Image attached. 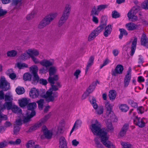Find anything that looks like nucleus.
Masks as SVG:
<instances>
[{
	"instance_id": "f257e3e1",
	"label": "nucleus",
	"mask_w": 148,
	"mask_h": 148,
	"mask_svg": "<svg viewBox=\"0 0 148 148\" xmlns=\"http://www.w3.org/2000/svg\"><path fill=\"white\" fill-rule=\"evenodd\" d=\"M89 127L94 135L100 136V138L102 136H104L107 133L105 129L101 128L100 123L96 119L92 120V123Z\"/></svg>"
},
{
	"instance_id": "f03ea898",
	"label": "nucleus",
	"mask_w": 148,
	"mask_h": 148,
	"mask_svg": "<svg viewBox=\"0 0 148 148\" xmlns=\"http://www.w3.org/2000/svg\"><path fill=\"white\" fill-rule=\"evenodd\" d=\"M71 6L69 4H67L63 12L62 15L58 22V25L62 26L66 21L69 16Z\"/></svg>"
},
{
	"instance_id": "7ed1b4c3",
	"label": "nucleus",
	"mask_w": 148,
	"mask_h": 148,
	"mask_svg": "<svg viewBox=\"0 0 148 148\" xmlns=\"http://www.w3.org/2000/svg\"><path fill=\"white\" fill-rule=\"evenodd\" d=\"M58 89L57 86L52 85L51 88L47 91L46 94L43 96V97L45 98L46 101L48 102L53 101L54 97H57L58 95L57 92H53L52 91L53 90H56Z\"/></svg>"
},
{
	"instance_id": "20e7f679",
	"label": "nucleus",
	"mask_w": 148,
	"mask_h": 148,
	"mask_svg": "<svg viewBox=\"0 0 148 148\" xmlns=\"http://www.w3.org/2000/svg\"><path fill=\"white\" fill-rule=\"evenodd\" d=\"M37 107V105L35 102H32L29 103L27 106L28 112L26 114L27 117L25 118L23 120L25 122H28L30 121V119L34 116L36 114L35 111L34 110Z\"/></svg>"
},
{
	"instance_id": "39448f33",
	"label": "nucleus",
	"mask_w": 148,
	"mask_h": 148,
	"mask_svg": "<svg viewBox=\"0 0 148 148\" xmlns=\"http://www.w3.org/2000/svg\"><path fill=\"white\" fill-rule=\"evenodd\" d=\"M113 105L110 104L109 102H107L105 104V107L106 109V117H108L109 119V117L110 120L113 121H116L117 120L115 115L114 114L112 111V107Z\"/></svg>"
},
{
	"instance_id": "423d86ee",
	"label": "nucleus",
	"mask_w": 148,
	"mask_h": 148,
	"mask_svg": "<svg viewBox=\"0 0 148 148\" xmlns=\"http://www.w3.org/2000/svg\"><path fill=\"white\" fill-rule=\"evenodd\" d=\"M90 102L95 110V112L98 115L102 114L104 112V108L103 106H98L96 103V99L95 98H93L90 101Z\"/></svg>"
},
{
	"instance_id": "0eeeda50",
	"label": "nucleus",
	"mask_w": 148,
	"mask_h": 148,
	"mask_svg": "<svg viewBox=\"0 0 148 148\" xmlns=\"http://www.w3.org/2000/svg\"><path fill=\"white\" fill-rule=\"evenodd\" d=\"M109 137L107 133L101 137V140L102 144L107 148H116L114 145L108 140Z\"/></svg>"
},
{
	"instance_id": "6e6552de",
	"label": "nucleus",
	"mask_w": 148,
	"mask_h": 148,
	"mask_svg": "<svg viewBox=\"0 0 148 148\" xmlns=\"http://www.w3.org/2000/svg\"><path fill=\"white\" fill-rule=\"evenodd\" d=\"M109 137L107 133L101 137V140L102 144L107 148H116L114 145L108 140Z\"/></svg>"
},
{
	"instance_id": "1a4fd4ad",
	"label": "nucleus",
	"mask_w": 148,
	"mask_h": 148,
	"mask_svg": "<svg viewBox=\"0 0 148 148\" xmlns=\"http://www.w3.org/2000/svg\"><path fill=\"white\" fill-rule=\"evenodd\" d=\"M56 71V69L55 67H51L49 70V77L48 79V81L50 83L53 84L54 81L58 80V78L57 75H54Z\"/></svg>"
},
{
	"instance_id": "9d476101",
	"label": "nucleus",
	"mask_w": 148,
	"mask_h": 148,
	"mask_svg": "<svg viewBox=\"0 0 148 148\" xmlns=\"http://www.w3.org/2000/svg\"><path fill=\"white\" fill-rule=\"evenodd\" d=\"M49 117L50 116L49 115H46L44 117L40 120L37 123L31 127L30 129L32 130H36L45 123L49 118Z\"/></svg>"
},
{
	"instance_id": "9b49d317",
	"label": "nucleus",
	"mask_w": 148,
	"mask_h": 148,
	"mask_svg": "<svg viewBox=\"0 0 148 148\" xmlns=\"http://www.w3.org/2000/svg\"><path fill=\"white\" fill-rule=\"evenodd\" d=\"M146 122V119L144 118L140 119L138 116H136V120H134V123L136 125L140 127L145 126Z\"/></svg>"
},
{
	"instance_id": "f8f14e48",
	"label": "nucleus",
	"mask_w": 148,
	"mask_h": 148,
	"mask_svg": "<svg viewBox=\"0 0 148 148\" xmlns=\"http://www.w3.org/2000/svg\"><path fill=\"white\" fill-rule=\"evenodd\" d=\"M0 82V88H1L4 90H8L10 86L9 84L5 80L4 77L1 78Z\"/></svg>"
},
{
	"instance_id": "ddd939ff",
	"label": "nucleus",
	"mask_w": 148,
	"mask_h": 148,
	"mask_svg": "<svg viewBox=\"0 0 148 148\" xmlns=\"http://www.w3.org/2000/svg\"><path fill=\"white\" fill-rule=\"evenodd\" d=\"M24 54L28 56H38L40 55L39 51L34 48H29L26 50Z\"/></svg>"
},
{
	"instance_id": "4468645a",
	"label": "nucleus",
	"mask_w": 148,
	"mask_h": 148,
	"mask_svg": "<svg viewBox=\"0 0 148 148\" xmlns=\"http://www.w3.org/2000/svg\"><path fill=\"white\" fill-rule=\"evenodd\" d=\"M123 70V66L121 65L118 64L114 70L112 71V75L116 76L117 74L122 73Z\"/></svg>"
},
{
	"instance_id": "2eb2a0df",
	"label": "nucleus",
	"mask_w": 148,
	"mask_h": 148,
	"mask_svg": "<svg viewBox=\"0 0 148 148\" xmlns=\"http://www.w3.org/2000/svg\"><path fill=\"white\" fill-rule=\"evenodd\" d=\"M57 15V14L56 13H51L47 15L44 18L49 24L56 18Z\"/></svg>"
},
{
	"instance_id": "dca6fc26",
	"label": "nucleus",
	"mask_w": 148,
	"mask_h": 148,
	"mask_svg": "<svg viewBox=\"0 0 148 148\" xmlns=\"http://www.w3.org/2000/svg\"><path fill=\"white\" fill-rule=\"evenodd\" d=\"M42 130L46 138L47 139H50L51 138L53 134L51 131L48 130L45 126L42 127Z\"/></svg>"
},
{
	"instance_id": "f3484780",
	"label": "nucleus",
	"mask_w": 148,
	"mask_h": 148,
	"mask_svg": "<svg viewBox=\"0 0 148 148\" xmlns=\"http://www.w3.org/2000/svg\"><path fill=\"white\" fill-rule=\"evenodd\" d=\"M96 84V82L93 83V84L90 85L87 89L86 92L82 96V97L84 99L89 94L92 92L94 90L95 88V86Z\"/></svg>"
},
{
	"instance_id": "a211bd4d",
	"label": "nucleus",
	"mask_w": 148,
	"mask_h": 148,
	"mask_svg": "<svg viewBox=\"0 0 148 148\" xmlns=\"http://www.w3.org/2000/svg\"><path fill=\"white\" fill-rule=\"evenodd\" d=\"M128 128V125L127 124H124L119 134L118 137L119 138H121L124 136L126 134Z\"/></svg>"
},
{
	"instance_id": "6ab92c4d",
	"label": "nucleus",
	"mask_w": 148,
	"mask_h": 148,
	"mask_svg": "<svg viewBox=\"0 0 148 148\" xmlns=\"http://www.w3.org/2000/svg\"><path fill=\"white\" fill-rule=\"evenodd\" d=\"M39 94V91L35 88H32L29 92L30 97L33 98H35L38 97Z\"/></svg>"
},
{
	"instance_id": "aec40b11",
	"label": "nucleus",
	"mask_w": 148,
	"mask_h": 148,
	"mask_svg": "<svg viewBox=\"0 0 148 148\" xmlns=\"http://www.w3.org/2000/svg\"><path fill=\"white\" fill-rule=\"evenodd\" d=\"M112 26L111 24H109L105 28V31L103 35L106 37L108 36L111 33L112 31Z\"/></svg>"
},
{
	"instance_id": "412c9836",
	"label": "nucleus",
	"mask_w": 148,
	"mask_h": 148,
	"mask_svg": "<svg viewBox=\"0 0 148 148\" xmlns=\"http://www.w3.org/2000/svg\"><path fill=\"white\" fill-rule=\"evenodd\" d=\"M12 102H5L4 104L1 106V110L7 109L9 110L12 109Z\"/></svg>"
},
{
	"instance_id": "4be33fe9",
	"label": "nucleus",
	"mask_w": 148,
	"mask_h": 148,
	"mask_svg": "<svg viewBox=\"0 0 148 148\" xmlns=\"http://www.w3.org/2000/svg\"><path fill=\"white\" fill-rule=\"evenodd\" d=\"M141 45L148 48V39L145 34H143L141 39Z\"/></svg>"
},
{
	"instance_id": "5701e85b",
	"label": "nucleus",
	"mask_w": 148,
	"mask_h": 148,
	"mask_svg": "<svg viewBox=\"0 0 148 148\" xmlns=\"http://www.w3.org/2000/svg\"><path fill=\"white\" fill-rule=\"evenodd\" d=\"M132 11L130 10L129 11L127 14V17L132 21H136L138 19L137 17L135 15L136 14L133 13Z\"/></svg>"
},
{
	"instance_id": "b1692460",
	"label": "nucleus",
	"mask_w": 148,
	"mask_h": 148,
	"mask_svg": "<svg viewBox=\"0 0 148 148\" xmlns=\"http://www.w3.org/2000/svg\"><path fill=\"white\" fill-rule=\"evenodd\" d=\"M82 124V122L81 120H76L75 122L72 130L71 131L70 134H71L75 129H77L79 127H80Z\"/></svg>"
},
{
	"instance_id": "393cba45",
	"label": "nucleus",
	"mask_w": 148,
	"mask_h": 148,
	"mask_svg": "<svg viewBox=\"0 0 148 148\" xmlns=\"http://www.w3.org/2000/svg\"><path fill=\"white\" fill-rule=\"evenodd\" d=\"M125 27L128 30H132L138 28V26L133 23H129L125 25Z\"/></svg>"
},
{
	"instance_id": "a878e982",
	"label": "nucleus",
	"mask_w": 148,
	"mask_h": 148,
	"mask_svg": "<svg viewBox=\"0 0 148 148\" xmlns=\"http://www.w3.org/2000/svg\"><path fill=\"white\" fill-rule=\"evenodd\" d=\"M60 148H67L66 142L63 136L60 139Z\"/></svg>"
},
{
	"instance_id": "bb28decb",
	"label": "nucleus",
	"mask_w": 148,
	"mask_h": 148,
	"mask_svg": "<svg viewBox=\"0 0 148 148\" xmlns=\"http://www.w3.org/2000/svg\"><path fill=\"white\" fill-rule=\"evenodd\" d=\"M53 62V61L43 60L40 62V63L43 66L46 67L52 65Z\"/></svg>"
},
{
	"instance_id": "cd10ccee",
	"label": "nucleus",
	"mask_w": 148,
	"mask_h": 148,
	"mask_svg": "<svg viewBox=\"0 0 148 148\" xmlns=\"http://www.w3.org/2000/svg\"><path fill=\"white\" fill-rule=\"evenodd\" d=\"M49 24V23L44 18L39 23L38 27L39 29H42Z\"/></svg>"
},
{
	"instance_id": "c85d7f7f",
	"label": "nucleus",
	"mask_w": 148,
	"mask_h": 148,
	"mask_svg": "<svg viewBox=\"0 0 148 148\" xmlns=\"http://www.w3.org/2000/svg\"><path fill=\"white\" fill-rule=\"evenodd\" d=\"M137 42V38H136L135 37L134 38V40L132 42V47L131 49V54L132 55H134L136 49V45Z\"/></svg>"
},
{
	"instance_id": "c756f323",
	"label": "nucleus",
	"mask_w": 148,
	"mask_h": 148,
	"mask_svg": "<svg viewBox=\"0 0 148 148\" xmlns=\"http://www.w3.org/2000/svg\"><path fill=\"white\" fill-rule=\"evenodd\" d=\"M94 60V58L93 56L89 58L85 69V73H86L88 71L92 65Z\"/></svg>"
},
{
	"instance_id": "7c9ffc66",
	"label": "nucleus",
	"mask_w": 148,
	"mask_h": 148,
	"mask_svg": "<svg viewBox=\"0 0 148 148\" xmlns=\"http://www.w3.org/2000/svg\"><path fill=\"white\" fill-rule=\"evenodd\" d=\"M19 103L21 107L26 106L28 103V101L26 98H23L18 100Z\"/></svg>"
},
{
	"instance_id": "2f4dec72",
	"label": "nucleus",
	"mask_w": 148,
	"mask_h": 148,
	"mask_svg": "<svg viewBox=\"0 0 148 148\" xmlns=\"http://www.w3.org/2000/svg\"><path fill=\"white\" fill-rule=\"evenodd\" d=\"M106 119H107V121L106 122V126L107 127V128L110 130H113L114 129V127L112 125V123L111 122V121L114 122L113 121H111L110 120V118L109 117V119L108 118V117H106Z\"/></svg>"
},
{
	"instance_id": "473e14b6",
	"label": "nucleus",
	"mask_w": 148,
	"mask_h": 148,
	"mask_svg": "<svg viewBox=\"0 0 148 148\" xmlns=\"http://www.w3.org/2000/svg\"><path fill=\"white\" fill-rule=\"evenodd\" d=\"M116 96V92L114 90H111L109 91V97L111 100H114Z\"/></svg>"
},
{
	"instance_id": "72a5a7b5",
	"label": "nucleus",
	"mask_w": 148,
	"mask_h": 148,
	"mask_svg": "<svg viewBox=\"0 0 148 148\" xmlns=\"http://www.w3.org/2000/svg\"><path fill=\"white\" fill-rule=\"evenodd\" d=\"M29 69V71L33 75L38 73V69L37 66L34 65L31 66Z\"/></svg>"
},
{
	"instance_id": "f704fd0d",
	"label": "nucleus",
	"mask_w": 148,
	"mask_h": 148,
	"mask_svg": "<svg viewBox=\"0 0 148 148\" xmlns=\"http://www.w3.org/2000/svg\"><path fill=\"white\" fill-rule=\"evenodd\" d=\"M97 35L95 31H93L88 36V41H90L93 40Z\"/></svg>"
},
{
	"instance_id": "c9c22d12",
	"label": "nucleus",
	"mask_w": 148,
	"mask_h": 148,
	"mask_svg": "<svg viewBox=\"0 0 148 148\" xmlns=\"http://www.w3.org/2000/svg\"><path fill=\"white\" fill-rule=\"evenodd\" d=\"M119 108L121 111L124 112H127L129 109L128 106L127 105L125 104H121L120 105Z\"/></svg>"
},
{
	"instance_id": "e433bc0d",
	"label": "nucleus",
	"mask_w": 148,
	"mask_h": 148,
	"mask_svg": "<svg viewBox=\"0 0 148 148\" xmlns=\"http://www.w3.org/2000/svg\"><path fill=\"white\" fill-rule=\"evenodd\" d=\"M11 109L12 111L15 113H17L19 114H21L22 111L17 106H12Z\"/></svg>"
},
{
	"instance_id": "4c0bfd02",
	"label": "nucleus",
	"mask_w": 148,
	"mask_h": 148,
	"mask_svg": "<svg viewBox=\"0 0 148 148\" xmlns=\"http://www.w3.org/2000/svg\"><path fill=\"white\" fill-rule=\"evenodd\" d=\"M23 77V79L25 81H30L31 79L32 75L29 73L27 72L24 73Z\"/></svg>"
},
{
	"instance_id": "58836bf2",
	"label": "nucleus",
	"mask_w": 148,
	"mask_h": 148,
	"mask_svg": "<svg viewBox=\"0 0 148 148\" xmlns=\"http://www.w3.org/2000/svg\"><path fill=\"white\" fill-rule=\"evenodd\" d=\"M15 91L18 95H21L24 93L25 92L24 88L20 86L18 87L16 89Z\"/></svg>"
},
{
	"instance_id": "ea45409f",
	"label": "nucleus",
	"mask_w": 148,
	"mask_h": 148,
	"mask_svg": "<svg viewBox=\"0 0 148 148\" xmlns=\"http://www.w3.org/2000/svg\"><path fill=\"white\" fill-rule=\"evenodd\" d=\"M131 69L130 68H129L127 71V73L125 76L124 79H126V80L130 82L131 78Z\"/></svg>"
},
{
	"instance_id": "a19ab883",
	"label": "nucleus",
	"mask_w": 148,
	"mask_h": 148,
	"mask_svg": "<svg viewBox=\"0 0 148 148\" xmlns=\"http://www.w3.org/2000/svg\"><path fill=\"white\" fill-rule=\"evenodd\" d=\"M133 110V109L130 110L129 112V114L130 117L133 119L134 121V120H136V116H138L136 115V112H134Z\"/></svg>"
},
{
	"instance_id": "79ce46f5",
	"label": "nucleus",
	"mask_w": 148,
	"mask_h": 148,
	"mask_svg": "<svg viewBox=\"0 0 148 148\" xmlns=\"http://www.w3.org/2000/svg\"><path fill=\"white\" fill-rule=\"evenodd\" d=\"M12 97L13 96L12 94L10 93L6 94L5 95V100L6 102H7L8 101L12 102V100H13Z\"/></svg>"
},
{
	"instance_id": "37998d69",
	"label": "nucleus",
	"mask_w": 148,
	"mask_h": 148,
	"mask_svg": "<svg viewBox=\"0 0 148 148\" xmlns=\"http://www.w3.org/2000/svg\"><path fill=\"white\" fill-rule=\"evenodd\" d=\"M104 27V25H101L94 31L98 35L103 30Z\"/></svg>"
},
{
	"instance_id": "c03bdc74",
	"label": "nucleus",
	"mask_w": 148,
	"mask_h": 148,
	"mask_svg": "<svg viewBox=\"0 0 148 148\" xmlns=\"http://www.w3.org/2000/svg\"><path fill=\"white\" fill-rule=\"evenodd\" d=\"M35 144V142L34 141L30 140L26 143L25 146L27 148H31Z\"/></svg>"
},
{
	"instance_id": "a18cd8bd",
	"label": "nucleus",
	"mask_w": 148,
	"mask_h": 148,
	"mask_svg": "<svg viewBox=\"0 0 148 148\" xmlns=\"http://www.w3.org/2000/svg\"><path fill=\"white\" fill-rule=\"evenodd\" d=\"M94 141L96 144V147L97 148H105L101 144L100 142L98 141L97 138H95Z\"/></svg>"
},
{
	"instance_id": "49530a36",
	"label": "nucleus",
	"mask_w": 148,
	"mask_h": 148,
	"mask_svg": "<svg viewBox=\"0 0 148 148\" xmlns=\"http://www.w3.org/2000/svg\"><path fill=\"white\" fill-rule=\"evenodd\" d=\"M27 117V116H23V118H20V119L16 120L15 122V125H20L22 124V121H23L24 123H26L27 122H25L23 120L25 119V118Z\"/></svg>"
},
{
	"instance_id": "de8ad7c7",
	"label": "nucleus",
	"mask_w": 148,
	"mask_h": 148,
	"mask_svg": "<svg viewBox=\"0 0 148 148\" xmlns=\"http://www.w3.org/2000/svg\"><path fill=\"white\" fill-rule=\"evenodd\" d=\"M121 144L123 148H133L131 144L126 142H122Z\"/></svg>"
},
{
	"instance_id": "09e8293b",
	"label": "nucleus",
	"mask_w": 148,
	"mask_h": 148,
	"mask_svg": "<svg viewBox=\"0 0 148 148\" xmlns=\"http://www.w3.org/2000/svg\"><path fill=\"white\" fill-rule=\"evenodd\" d=\"M16 66L19 69H23L28 67L27 64L25 63H18L16 64Z\"/></svg>"
},
{
	"instance_id": "8fccbe9b",
	"label": "nucleus",
	"mask_w": 148,
	"mask_h": 148,
	"mask_svg": "<svg viewBox=\"0 0 148 148\" xmlns=\"http://www.w3.org/2000/svg\"><path fill=\"white\" fill-rule=\"evenodd\" d=\"M21 140L19 138H18L15 141L12 140L9 141V143L12 145H18L21 143Z\"/></svg>"
},
{
	"instance_id": "3c124183",
	"label": "nucleus",
	"mask_w": 148,
	"mask_h": 148,
	"mask_svg": "<svg viewBox=\"0 0 148 148\" xmlns=\"http://www.w3.org/2000/svg\"><path fill=\"white\" fill-rule=\"evenodd\" d=\"M25 57L24 59V60L28 58H29L30 57H31L32 59L33 60L35 64H38L40 63V62L35 57V56H23Z\"/></svg>"
},
{
	"instance_id": "603ef678",
	"label": "nucleus",
	"mask_w": 148,
	"mask_h": 148,
	"mask_svg": "<svg viewBox=\"0 0 148 148\" xmlns=\"http://www.w3.org/2000/svg\"><path fill=\"white\" fill-rule=\"evenodd\" d=\"M44 100L42 99H40L37 101L36 102L38 103V107L40 110H42L43 107V105Z\"/></svg>"
},
{
	"instance_id": "864d4df0",
	"label": "nucleus",
	"mask_w": 148,
	"mask_h": 148,
	"mask_svg": "<svg viewBox=\"0 0 148 148\" xmlns=\"http://www.w3.org/2000/svg\"><path fill=\"white\" fill-rule=\"evenodd\" d=\"M99 12L97 11V8L96 9L95 7L93 8L91 12V15L95 16V15H97L99 14Z\"/></svg>"
},
{
	"instance_id": "5fc2aeb1",
	"label": "nucleus",
	"mask_w": 148,
	"mask_h": 148,
	"mask_svg": "<svg viewBox=\"0 0 148 148\" xmlns=\"http://www.w3.org/2000/svg\"><path fill=\"white\" fill-rule=\"evenodd\" d=\"M17 54V51L15 50L9 51L7 52V56H16Z\"/></svg>"
},
{
	"instance_id": "6e6d98bb",
	"label": "nucleus",
	"mask_w": 148,
	"mask_h": 148,
	"mask_svg": "<svg viewBox=\"0 0 148 148\" xmlns=\"http://www.w3.org/2000/svg\"><path fill=\"white\" fill-rule=\"evenodd\" d=\"M107 5H98L97 7V11L99 12L101 11L104 10L107 8Z\"/></svg>"
},
{
	"instance_id": "4d7b16f0",
	"label": "nucleus",
	"mask_w": 148,
	"mask_h": 148,
	"mask_svg": "<svg viewBox=\"0 0 148 148\" xmlns=\"http://www.w3.org/2000/svg\"><path fill=\"white\" fill-rule=\"evenodd\" d=\"M141 6L144 9H148V0L144 1L142 3Z\"/></svg>"
},
{
	"instance_id": "13d9d810",
	"label": "nucleus",
	"mask_w": 148,
	"mask_h": 148,
	"mask_svg": "<svg viewBox=\"0 0 148 148\" xmlns=\"http://www.w3.org/2000/svg\"><path fill=\"white\" fill-rule=\"evenodd\" d=\"M137 110L138 114H142L144 112L145 109L143 106H140L137 107Z\"/></svg>"
},
{
	"instance_id": "bf43d9fd",
	"label": "nucleus",
	"mask_w": 148,
	"mask_h": 148,
	"mask_svg": "<svg viewBox=\"0 0 148 148\" xmlns=\"http://www.w3.org/2000/svg\"><path fill=\"white\" fill-rule=\"evenodd\" d=\"M36 14V12L35 11H33L31 13L29 14L27 16V19L28 20H30Z\"/></svg>"
},
{
	"instance_id": "052dcab7",
	"label": "nucleus",
	"mask_w": 148,
	"mask_h": 148,
	"mask_svg": "<svg viewBox=\"0 0 148 148\" xmlns=\"http://www.w3.org/2000/svg\"><path fill=\"white\" fill-rule=\"evenodd\" d=\"M139 9L140 8L138 6H135L132 8L130 10H132V12L133 13L136 14V13L139 11Z\"/></svg>"
},
{
	"instance_id": "680f3d73",
	"label": "nucleus",
	"mask_w": 148,
	"mask_h": 148,
	"mask_svg": "<svg viewBox=\"0 0 148 148\" xmlns=\"http://www.w3.org/2000/svg\"><path fill=\"white\" fill-rule=\"evenodd\" d=\"M112 17L114 18H116L119 17L120 15L116 11H114L112 12Z\"/></svg>"
},
{
	"instance_id": "e2e57ef3",
	"label": "nucleus",
	"mask_w": 148,
	"mask_h": 148,
	"mask_svg": "<svg viewBox=\"0 0 148 148\" xmlns=\"http://www.w3.org/2000/svg\"><path fill=\"white\" fill-rule=\"evenodd\" d=\"M33 80L34 81H36L37 82H38L40 79L39 77L38 74V73L33 74Z\"/></svg>"
},
{
	"instance_id": "0e129e2a",
	"label": "nucleus",
	"mask_w": 148,
	"mask_h": 148,
	"mask_svg": "<svg viewBox=\"0 0 148 148\" xmlns=\"http://www.w3.org/2000/svg\"><path fill=\"white\" fill-rule=\"evenodd\" d=\"M8 145V143L6 141H3L0 142V148H4Z\"/></svg>"
},
{
	"instance_id": "69168bd1",
	"label": "nucleus",
	"mask_w": 148,
	"mask_h": 148,
	"mask_svg": "<svg viewBox=\"0 0 148 148\" xmlns=\"http://www.w3.org/2000/svg\"><path fill=\"white\" fill-rule=\"evenodd\" d=\"M129 103L133 107H136L137 106V103L132 100H130L129 101Z\"/></svg>"
},
{
	"instance_id": "338daca9",
	"label": "nucleus",
	"mask_w": 148,
	"mask_h": 148,
	"mask_svg": "<svg viewBox=\"0 0 148 148\" xmlns=\"http://www.w3.org/2000/svg\"><path fill=\"white\" fill-rule=\"evenodd\" d=\"M38 82L40 84H42L43 85H46L47 83V80L43 79H40Z\"/></svg>"
},
{
	"instance_id": "774afa93",
	"label": "nucleus",
	"mask_w": 148,
	"mask_h": 148,
	"mask_svg": "<svg viewBox=\"0 0 148 148\" xmlns=\"http://www.w3.org/2000/svg\"><path fill=\"white\" fill-rule=\"evenodd\" d=\"M119 30L121 34H122L123 35L126 36L128 34L126 30L123 29H120Z\"/></svg>"
}]
</instances>
